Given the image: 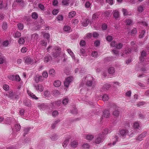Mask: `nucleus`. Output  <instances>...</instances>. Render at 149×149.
Instances as JSON below:
<instances>
[{
  "mask_svg": "<svg viewBox=\"0 0 149 149\" xmlns=\"http://www.w3.org/2000/svg\"><path fill=\"white\" fill-rule=\"evenodd\" d=\"M88 86L94 88L95 86L94 78L90 74L87 75L82 80L80 84L81 86H83L85 84Z\"/></svg>",
  "mask_w": 149,
  "mask_h": 149,
  "instance_id": "obj_1",
  "label": "nucleus"
},
{
  "mask_svg": "<svg viewBox=\"0 0 149 149\" xmlns=\"http://www.w3.org/2000/svg\"><path fill=\"white\" fill-rule=\"evenodd\" d=\"M146 53L144 51H143L141 53V56L140 58V60L142 62H143V65H146V63L147 64H148L149 63V62L146 61H144V57L146 56Z\"/></svg>",
  "mask_w": 149,
  "mask_h": 149,
  "instance_id": "obj_2",
  "label": "nucleus"
},
{
  "mask_svg": "<svg viewBox=\"0 0 149 149\" xmlns=\"http://www.w3.org/2000/svg\"><path fill=\"white\" fill-rule=\"evenodd\" d=\"M20 128L21 127L19 124H16L15 125L14 127L12 128L13 134L14 135V136L16 135V134L15 132V131L18 132L19 131Z\"/></svg>",
  "mask_w": 149,
  "mask_h": 149,
  "instance_id": "obj_3",
  "label": "nucleus"
},
{
  "mask_svg": "<svg viewBox=\"0 0 149 149\" xmlns=\"http://www.w3.org/2000/svg\"><path fill=\"white\" fill-rule=\"evenodd\" d=\"M73 80V78L70 77L67 78L64 82V86L66 88H68L71 82Z\"/></svg>",
  "mask_w": 149,
  "mask_h": 149,
  "instance_id": "obj_4",
  "label": "nucleus"
},
{
  "mask_svg": "<svg viewBox=\"0 0 149 149\" xmlns=\"http://www.w3.org/2000/svg\"><path fill=\"white\" fill-rule=\"evenodd\" d=\"M24 58L25 63L28 64H32L35 62L33 58L29 56L26 57Z\"/></svg>",
  "mask_w": 149,
  "mask_h": 149,
  "instance_id": "obj_5",
  "label": "nucleus"
},
{
  "mask_svg": "<svg viewBox=\"0 0 149 149\" xmlns=\"http://www.w3.org/2000/svg\"><path fill=\"white\" fill-rule=\"evenodd\" d=\"M34 89L38 92H42L43 90L42 85L40 84H37L34 86Z\"/></svg>",
  "mask_w": 149,
  "mask_h": 149,
  "instance_id": "obj_6",
  "label": "nucleus"
},
{
  "mask_svg": "<svg viewBox=\"0 0 149 149\" xmlns=\"http://www.w3.org/2000/svg\"><path fill=\"white\" fill-rule=\"evenodd\" d=\"M70 145L72 148H75L77 147L78 142L76 140H72L71 141Z\"/></svg>",
  "mask_w": 149,
  "mask_h": 149,
  "instance_id": "obj_7",
  "label": "nucleus"
},
{
  "mask_svg": "<svg viewBox=\"0 0 149 149\" xmlns=\"http://www.w3.org/2000/svg\"><path fill=\"white\" fill-rule=\"evenodd\" d=\"M113 107L115 109V111L113 112V114L116 117L118 116L119 114V111L117 109V107L116 104H113Z\"/></svg>",
  "mask_w": 149,
  "mask_h": 149,
  "instance_id": "obj_8",
  "label": "nucleus"
},
{
  "mask_svg": "<svg viewBox=\"0 0 149 149\" xmlns=\"http://www.w3.org/2000/svg\"><path fill=\"white\" fill-rule=\"evenodd\" d=\"M55 49L56 52L55 53H54L53 55L54 57L56 58L59 56L61 49L58 47H56Z\"/></svg>",
  "mask_w": 149,
  "mask_h": 149,
  "instance_id": "obj_9",
  "label": "nucleus"
},
{
  "mask_svg": "<svg viewBox=\"0 0 149 149\" xmlns=\"http://www.w3.org/2000/svg\"><path fill=\"white\" fill-rule=\"evenodd\" d=\"M35 80L36 82L38 83L39 82H42L43 81L44 79L42 76L37 75L35 77Z\"/></svg>",
  "mask_w": 149,
  "mask_h": 149,
  "instance_id": "obj_10",
  "label": "nucleus"
},
{
  "mask_svg": "<svg viewBox=\"0 0 149 149\" xmlns=\"http://www.w3.org/2000/svg\"><path fill=\"white\" fill-rule=\"evenodd\" d=\"M146 133L145 132L142 133L137 138L136 140L139 141H141L146 136Z\"/></svg>",
  "mask_w": 149,
  "mask_h": 149,
  "instance_id": "obj_11",
  "label": "nucleus"
},
{
  "mask_svg": "<svg viewBox=\"0 0 149 149\" xmlns=\"http://www.w3.org/2000/svg\"><path fill=\"white\" fill-rule=\"evenodd\" d=\"M38 35L36 33L33 34L31 36V40L33 42H35L37 40L38 38Z\"/></svg>",
  "mask_w": 149,
  "mask_h": 149,
  "instance_id": "obj_12",
  "label": "nucleus"
},
{
  "mask_svg": "<svg viewBox=\"0 0 149 149\" xmlns=\"http://www.w3.org/2000/svg\"><path fill=\"white\" fill-rule=\"evenodd\" d=\"M133 127L135 130H139L140 129L141 127L139 122L138 121H136L134 122L133 125Z\"/></svg>",
  "mask_w": 149,
  "mask_h": 149,
  "instance_id": "obj_13",
  "label": "nucleus"
},
{
  "mask_svg": "<svg viewBox=\"0 0 149 149\" xmlns=\"http://www.w3.org/2000/svg\"><path fill=\"white\" fill-rule=\"evenodd\" d=\"M103 136H102L101 135H99L98 137H97L95 140V143L96 144H99L102 142V140L103 138Z\"/></svg>",
  "mask_w": 149,
  "mask_h": 149,
  "instance_id": "obj_14",
  "label": "nucleus"
},
{
  "mask_svg": "<svg viewBox=\"0 0 149 149\" xmlns=\"http://www.w3.org/2000/svg\"><path fill=\"white\" fill-rule=\"evenodd\" d=\"M66 51H67L68 53L71 56L72 59L74 60H75V55L73 52L72 51L71 49H67Z\"/></svg>",
  "mask_w": 149,
  "mask_h": 149,
  "instance_id": "obj_15",
  "label": "nucleus"
},
{
  "mask_svg": "<svg viewBox=\"0 0 149 149\" xmlns=\"http://www.w3.org/2000/svg\"><path fill=\"white\" fill-rule=\"evenodd\" d=\"M89 23L88 19L87 18H86L83 19L81 21V24L82 25L84 26H87Z\"/></svg>",
  "mask_w": 149,
  "mask_h": 149,
  "instance_id": "obj_16",
  "label": "nucleus"
},
{
  "mask_svg": "<svg viewBox=\"0 0 149 149\" xmlns=\"http://www.w3.org/2000/svg\"><path fill=\"white\" fill-rule=\"evenodd\" d=\"M110 115V113L109 111L108 110H105L104 112L103 115L102 117V119H103V117L107 118L109 117Z\"/></svg>",
  "mask_w": 149,
  "mask_h": 149,
  "instance_id": "obj_17",
  "label": "nucleus"
},
{
  "mask_svg": "<svg viewBox=\"0 0 149 149\" xmlns=\"http://www.w3.org/2000/svg\"><path fill=\"white\" fill-rule=\"evenodd\" d=\"M27 93L29 96L31 97L32 98L36 100H37L38 98L35 95L29 90L27 91Z\"/></svg>",
  "mask_w": 149,
  "mask_h": 149,
  "instance_id": "obj_18",
  "label": "nucleus"
},
{
  "mask_svg": "<svg viewBox=\"0 0 149 149\" xmlns=\"http://www.w3.org/2000/svg\"><path fill=\"white\" fill-rule=\"evenodd\" d=\"M48 105L47 104H41L39 105V108L42 110H45L47 107Z\"/></svg>",
  "mask_w": 149,
  "mask_h": 149,
  "instance_id": "obj_19",
  "label": "nucleus"
},
{
  "mask_svg": "<svg viewBox=\"0 0 149 149\" xmlns=\"http://www.w3.org/2000/svg\"><path fill=\"white\" fill-rule=\"evenodd\" d=\"M113 15L116 19H117L119 17V14L118 11L115 10L113 11Z\"/></svg>",
  "mask_w": 149,
  "mask_h": 149,
  "instance_id": "obj_20",
  "label": "nucleus"
},
{
  "mask_svg": "<svg viewBox=\"0 0 149 149\" xmlns=\"http://www.w3.org/2000/svg\"><path fill=\"white\" fill-rule=\"evenodd\" d=\"M5 95L11 99L14 98V94L12 91H10L9 92L6 93Z\"/></svg>",
  "mask_w": 149,
  "mask_h": 149,
  "instance_id": "obj_21",
  "label": "nucleus"
},
{
  "mask_svg": "<svg viewBox=\"0 0 149 149\" xmlns=\"http://www.w3.org/2000/svg\"><path fill=\"white\" fill-rule=\"evenodd\" d=\"M128 132V131L126 130H120V134L122 137L125 136Z\"/></svg>",
  "mask_w": 149,
  "mask_h": 149,
  "instance_id": "obj_22",
  "label": "nucleus"
},
{
  "mask_svg": "<svg viewBox=\"0 0 149 149\" xmlns=\"http://www.w3.org/2000/svg\"><path fill=\"white\" fill-rule=\"evenodd\" d=\"M6 3H3V0H0V9H6L7 6Z\"/></svg>",
  "mask_w": 149,
  "mask_h": 149,
  "instance_id": "obj_23",
  "label": "nucleus"
},
{
  "mask_svg": "<svg viewBox=\"0 0 149 149\" xmlns=\"http://www.w3.org/2000/svg\"><path fill=\"white\" fill-rule=\"evenodd\" d=\"M76 13L75 11H72L70 12L68 15L69 18H72L76 15Z\"/></svg>",
  "mask_w": 149,
  "mask_h": 149,
  "instance_id": "obj_24",
  "label": "nucleus"
},
{
  "mask_svg": "<svg viewBox=\"0 0 149 149\" xmlns=\"http://www.w3.org/2000/svg\"><path fill=\"white\" fill-rule=\"evenodd\" d=\"M63 30L64 31L68 33L70 32L71 31L70 27L68 26H65L63 28Z\"/></svg>",
  "mask_w": 149,
  "mask_h": 149,
  "instance_id": "obj_25",
  "label": "nucleus"
},
{
  "mask_svg": "<svg viewBox=\"0 0 149 149\" xmlns=\"http://www.w3.org/2000/svg\"><path fill=\"white\" fill-rule=\"evenodd\" d=\"M61 84V82L59 80L55 81L54 83V85L56 87H58L60 86Z\"/></svg>",
  "mask_w": 149,
  "mask_h": 149,
  "instance_id": "obj_26",
  "label": "nucleus"
},
{
  "mask_svg": "<svg viewBox=\"0 0 149 149\" xmlns=\"http://www.w3.org/2000/svg\"><path fill=\"white\" fill-rule=\"evenodd\" d=\"M51 140L52 141H55L58 139V136L55 134H52L50 137Z\"/></svg>",
  "mask_w": 149,
  "mask_h": 149,
  "instance_id": "obj_27",
  "label": "nucleus"
},
{
  "mask_svg": "<svg viewBox=\"0 0 149 149\" xmlns=\"http://www.w3.org/2000/svg\"><path fill=\"white\" fill-rule=\"evenodd\" d=\"M108 72L110 74H113L115 72L114 68L113 67H111L109 68Z\"/></svg>",
  "mask_w": 149,
  "mask_h": 149,
  "instance_id": "obj_28",
  "label": "nucleus"
},
{
  "mask_svg": "<svg viewBox=\"0 0 149 149\" xmlns=\"http://www.w3.org/2000/svg\"><path fill=\"white\" fill-rule=\"evenodd\" d=\"M69 139H66L63 143V146L64 148L66 147L69 143Z\"/></svg>",
  "mask_w": 149,
  "mask_h": 149,
  "instance_id": "obj_29",
  "label": "nucleus"
},
{
  "mask_svg": "<svg viewBox=\"0 0 149 149\" xmlns=\"http://www.w3.org/2000/svg\"><path fill=\"white\" fill-rule=\"evenodd\" d=\"M24 103L25 105L29 107L31 106V103L29 100H26L24 101Z\"/></svg>",
  "mask_w": 149,
  "mask_h": 149,
  "instance_id": "obj_30",
  "label": "nucleus"
},
{
  "mask_svg": "<svg viewBox=\"0 0 149 149\" xmlns=\"http://www.w3.org/2000/svg\"><path fill=\"white\" fill-rule=\"evenodd\" d=\"M85 137L86 139L88 140H91L94 138V136L92 135L86 134Z\"/></svg>",
  "mask_w": 149,
  "mask_h": 149,
  "instance_id": "obj_31",
  "label": "nucleus"
},
{
  "mask_svg": "<svg viewBox=\"0 0 149 149\" xmlns=\"http://www.w3.org/2000/svg\"><path fill=\"white\" fill-rule=\"evenodd\" d=\"M137 84L139 85V86L141 87L143 89H145L146 87H147V86L144 83H142L141 82H138Z\"/></svg>",
  "mask_w": 149,
  "mask_h": 149,
  "instance_id": "obj_32",
  "label": "nucleus"
},
{
  "mask_svg": "<svg viewBox=\"0 0 149 149\" xmlns=\"http://www.w3.org/2000/svg\"><path fill=\"white\" fill-rule=\"evenodd\" d=\"M69 102V99L68 98H64L62 100V103L64 105H66Z\"/></svg>",
  "mask_w": 149,
  "mask_h": 149,
  "instance_id": "obj_33",
  "label": "nucleus"
},
{
  "mask_svg": "<svg viewBox=\"0 0 149 149\" xmlns=\"http://www.w3.org/2000/svg\"><path fill=\"white\" fill-rule=\"evenodd\" d=\"M99 15V14L98 13H96L93 14L92 16V20L95 21V20H96L98 17V16Z\"/></svg>",
  "mask_w": 149,
  "mask_h": 149,
  "instance_id": "obj_34",
  "label": "nucleus"
},
{
  "mask_svg": "<svg viewBox=\"0 0 149 149\" xmlns=\"http://www.w3.org/2000/svg\"><path fill=\"white\" fill-rule=\"evenodd\" d=\"M130 52V49H128L127 50L126 49L125 51H124L123 53H122L121 56H125V54H129Z\"/></svg>",
  "mask_w": 149,
  "mask_h": 149,
  "instance_id": "obj_35",
  "label": "nucleus"
},
{
  "mask_svg": "<svg viewBox=\"0 0 149 149\" xmlns=\"http://www.w3.org/2000/svg\"><path fill=\"white\" fill-rule=\"evenodd\" d=\"M110 87V85L109 84H106L103 86L102 89H104V91L108 89Z\"/></svg>",
  "mask_w": 149,
  "mask_h": 149,
  "instance_id": "obj_36",
  "label": "nucleus"
},
{
  "mask_svg": "<svg viewBox=\"0 0 149 149\" xmlns=\"http://www.w3.org/2000/svg\"><path fill=\"white\" fill-rule=\"evenodd\" d=\"M51 57L50 56H45L44 58V61L45 62H48L51 59Z\"/></svg>",
  "mask_w": 149,
  "mask_h": 149,
  "instance_id": "obj_37",
  "label": "nucleus"
},
{
  "mask_svg": "<svg viewBox=\"0 0 149 149\" xmlns=\"http://www.w3.org/2000/svg\"><path fill=\"white\" fill-rule=\"evenodd\" d=\"M42 35L45 38H46L47 40L49 39L50 37V35L48 33H42Z\"/></svg>",
  "mask_w": 149,
  "mask_h": 149,
  "instance_id": "obj_38",
  "label": "nucleus"
},
{
  "mask_svg": "<svg viewBox=\"0 0 149 149\" xmlns=\"http://www.w3.org/2000/svg\"><path fill=\"white\" fill-rule=\"evenodd\" d=\"M90 147V145L87 143H85L82 145V147L84 149H88Z\"/></svg>",
  "mask_w": 149,
  "mask_h": 149,
  "instance_id": "obj_39",
  "label": "nucleus"
},
{
  "mask_svg": "<svg viewBox=\"0 0 149 149\" xmlns=\"http://www.w3.org/2000/svg\"><path fill=\"white\" fill-rule=\"evenodd\" d=\"M125 22L127 25H130L132 24V21L131 19H128L126 20Z\"/></svg>",
  "mask_w": 149,
  "mask_h": 149,
  "instance_id": "obj_40",
  "label": "nucleus"
},
{
  "mask_svg": "<svg viewBox=\"0 0 149 149\" xmlns=\"http://www.w3.org/2000/svg\"><path fill=\"white\" fill-rule=\"evenodd\" d=\"M60 121V120H57L55 121L54 123H53L52 125V127L53 129H54L55 127L56 124L58 123Z\"/></svg>",
  "mask_w": 149,
  "mask_h": 149,
  "instance_id": "obj_41",
  "label": "nucleus"
},
{
  "mask_svg": "<svg viewBox=\"0 0 149 149\" xmlns=\"http://www.w3.org/2000/svg\"><path fill=\"white\" fill-rule=\"evenodd\" d=\"M80 55L83 56H85L87 55L86 54L85 50L83 49H81Z\"/></svg>",
  "mask_w": 149,
  "mask_h": 149,
  "instance_id": "obj_42",
  "label": "nucleus"
},
{
  "mask_svg": "<svg viewBox=\"0 0 149 149\" xmlns=\"http://www.w3.org/2000/svg\"><path fill=\"white\" fill-rule=\"evenodd\" d=\"M110 131L107 128L105 129L104 131L102 132V135H101L102 136H103L104 134H107L108 133L110 132Z\"/></svg>",
  "mask_w": 149,
  "mask_h": 149,
  "instance_id": "obj_43",
  "label": "nucleus"
},
{
  "mask_svg": "<svg viewBox=\"0 0 149 149\" xmlns=\"http://www.w3.org/2000/svg\"><path fill=\"white\" fill-rule=\"evenodd\" d=\"M113 54L116 56V58H118L119 56V51L116 50H112Z\"/></svg>",
  "mask_w": 149,
  "mask_h": 149,
  "instance_id": "obj_44",
  "label": "nucleus"
},
{
  "mask_svg": "<svg viewBox=\"0 0 149 149\" xmlns=\"http://www.w3.org/2000/svg\"><path fill=\"white\" fill-rule=\"evenodd\" d=\"M102 100L104 101H107L109 99L108 96L106 94L104 95L102 97Z\"/></svg>",
  "mask_w": 149,
  "mask_h": 149,
  "instance_id": "obj_45",
  "label": "nucleus"
},
{
  "mask_svg": "<svg viewBox=\"0 0 149 149\" xmlns=\"http://www.w3.org/2000/svg\"><path fill=\"white\" fill-rule=\"evenodd\" d=\"M31 16L33 18L36 19H37L38 17V15L36 12H33L32 13Z\"/></svg>",
  "mask_w": 149,
  "mask_h": 149,
  "instance_id": "obj_46",
  "label": "nucleus"
},
{
  "mask_svg": "<svg viewBox=\"0 0 149 149\" xmlns=\"http://www.w3.org/2000/svg\"><path fill=\"white\" fill-rule=\"evenodd\" d=\"M2 28L4 30H6L7 29L8 25L6 22H4L3 23L2 25Z\"/></svg>",
  "mask_w": 149,
  "mask_h": 149,
  "instance_id": "obj_47",
  "label": "nucleus"
},
{
  "mask_svg": "<svg viewBox=\"0 0 149 149\" xmlns=\"http://www.w3.org/2000/svg\"><path fill=\"white\" fill-rule=\"evenodd\" d=\"M146 104V102H138L137 104V106L138 107L142 106Z\"/></svg>",
  "mask_w": 149,
  "mask_h": 149,
  "instance_id": "obj_48",
  "label": "nucleus"
},
{
  "mask_svg": "<svg viewBox=\"0 0 149 149\" xmlns=\"http://www.w3.org/2000/svg\"><path fill=\"white\" fill-rule=\"evenodd\" d=\"M49 74L52 76H54L55 73V70L53 69H51L49 70Z\"/></svg>",
  "mask_w": 149,
  "mask_h": 149,
  "instance_id": "obj_49",
  "label": "nucleus"
},
{
  "mask_svg": "<svg viewBox=\"0 0 149 149\" xmlns=\"http://www.w3.org/2000/svg\"><path fill=\"white\" fill-rule=\"evenodd\" d=\"M8 78L10 80L14 81L15 80V75H10L8 76Z\"/></svg>",
  "mask_w": 149,
  "mask_h": 149,
  "instance_id": "obj_50",
  "label": "nucleus"
},
{
  "mask_svg": "<svg viewBox=\"0 0 149 149\" xmlns=\"http://www.w3.org/2000/svg\"><path fill=\"white\" fill-rule=\"evenodd\" d=\"M62 3L63 5L68 6L69 4V3L67 0H63L62 2Z\"/></svg>",
  "mask_w": 149,
  "mask_h": 149,
  "instance_id": "obj_51",
  "label": "nucleus"
},
{
  "mask_svg": "<svg viewBox=\"0 0 149 149\" xmlns=\"http://www.w3.org/2000/svg\"><path fill=\"white\" fill-rule=\"evenodd\" d=\"M123 46V44L121 43H117L115 48L120 49L122 48Z\"/></svg>",
  "mask_w": 149,
  "mask_h": 149,
  "instance_id": "obj_52",
  "label": "nucleus"
},
{
  "mask_svg": "<svg viewBox=\"0 0 149 149\" xmlns=\"http://www.w3.org/2000/svg\"><path fill=\"white\" fill-rule=\"evenodd\" d=\"M91 55L94 57H97L98 56V53L96 51H93Z\"/></svg>",
  "mask_w": 149,
  "mask_h": 149,
  "instance_id": "obj_53",
  "label": "nucleus"
},
{
  "mask_svg": "<svg viewBox=\"0 0 149 149\" xmlns=\"http://www.w3.org/2000/svg\"><path fill=\"white\" fill-rule=\"evenodd\" d=\"M137 33V31L136 28H134L132 30L131 34L132 35H134Z\"/></svg>",
  "mask_w": 149,
  "mask_h": 149,
  "instance_id": "obj_54",
  "label": "nucleus"
},
{
  "mask_svg": "<svg viewBox=\"0 0 149 149\" xmlns=\"http://www.w3.org/2000/svg\"><path fill=\"white\" fill-rule=\"evenodd\" d=\"M21 36V33L19 32H16L14 35V37L15 38H18Z\"/></svg>",
  "mask_w": 149,
  "mask_h": 149,
  "instance_id": "obj_55",
  "label": "nucleus"
},
{
  "mask_svg": "<svg viewBox=\"0 0 149 149\" xmlns=\"http://www.w3.org/2000/svg\"><path fill=\"white\" fill-rule=\"evenodd\" d=\"M91 4L89 1H87L86 2L85 6L86 8H91Z\"/></svg>",
  "mask_w": 149,
  "mask_h": 149,
  "instance_id": "obj_56",
  "label": "nucleus"
},
{
  "mask_svg": "<svg viewBox=\"0 0 149 149\" xmlns=\"http://www.w3.org/2000/svg\"><path fill=\"white\" fill-rule=\"evenodd\" d=\"M61 101L60 100L57 101H55L53 102V104H56V105L58 106H59L60 104H61Z\"/></svg>",
  "mask_w": 149,
  "mask_h": 149,
  "instance_id": "obj_57",
  "label": "nucleus"
},
{
  "mask_svg": "<svg viewBox=\"0 0 149 149\" xmlns=\"http://www.w3.org/2000/svg\"><path fill=\"white\" fill-rule=\"evenodd\" d=\"M24 40L23 38H20L18 40V42L20 44H22L24 43Z\"/></svg>",
  "mask_w": 149,
  "mask_h": 149,
  "instance_id": "obj_58",
  "label": "nucleus"
},
{
  "mask_svg": "<svg viewBox=\"0 0 149 149\" xmlns=\"http://www.w3.org/2000/svg\"><path fill=\"white\" fill-rule=\"evenodd\" d=\"M57 21H61L63 20V17L62 15H60L58 16L57 17Z\"/></svg>",
  "mask_w": 149,
  "mask_h": 149,
  "instance_id": "obj_59",
  "label": "nucleus"
},
{
  "mask_svg": "<svg viewBox=\"0 0 149 149\" xmlns=\"http://www.w3.org/2000/svg\"><path fill=\"white\" fill-rule=\"evenodd\" d=\"M79 22V20L78 19H75L72 20V24H77Z\"/></svg>",
  "mask_w": 149,
  "mask_h": 149,
  "instance_id": "obj_60",
  "label": "nucleus"
},
{
  "mask_svg": "<svg viewBox=\"0 0 149 149\" xmlns=\"http://www.w3.org/2000/svg\"><path fill=\"white\" fill-rule=\"evenodd\" d=\"M117 43L115 41H112L110 43V46L111 47H114L116 48V46Z\"/></svg>",
  "mask_w": 149,
  "mask_h": 149,
  "instance_id": "obj_61",
  "label": "nucleus"
},
{
  "mask_svg": "<svg viewBox=\"0 0 149 149\" xmlns=\"http://www.w3.org/2000/svg\"><path fill=\"white\" fill-rule=\"evenodd\" d=\"M122 10L124 15H129V14H128L127 11L126 9H125L124 8H123L122 9Z\"/></svg>",
  "mask_w": 149,
  "mask_h": 149,
  "instance_id": "obj_62",
  "label": "nucleus"
},
{
  "mask_svg": "<svg viewBox=\"0 0 149 149\" xmlns=\"http://www.w3.org/2000/svg\"><path fill=\"white\" fill-rule=\"evenodd\" d=\"M93 37L95 38H97L99 36V34L96 32H94L92 34Z\"/></svg>",
  "mask_w": 149,
  "mask_h": 149,
  "instance_id": "obj_63",
  "label": "nucleus"
},
{
  "mask_svg": "<svg viewBox=\"0 0 149 149\" xmlns=\"http://www.w3.org/2000/svg\"><path fill=\"white\" fill-rule=\"evenodd\" d=\"M106 39L107 41L110 42L113 40V37L111 36H108L106 37Z\"/></svg>",
  "mask_w": 149,
  "mask_h": 149,
  "instance_id": "obj_64",
  "label": "nucleus"
}]
</instances>
